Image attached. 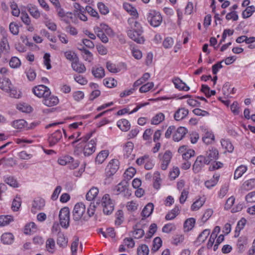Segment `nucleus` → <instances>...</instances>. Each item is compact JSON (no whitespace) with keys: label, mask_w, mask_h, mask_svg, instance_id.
I'll use <instances>...</instances> for the list:
<instances>
[{"label":"nucleus","mask_w":255,"mask_h":255,"mask_svg":"<svg viewBox=\"0 0 255 255\" xmlns=\"http://www.w3.org/2000/svg\"><path fill=\"white\" fill-rule=\"evenodd\" d=\"M142 27L139 22L134 17L128 20L127 33L128 37L139 44L143 43L144 38L143 35Z\"/></svg>","instance_id":"f257e3e1"},{"label":"nucleus","mask_w":255,"mask_h":255,"mask_svg":"<svg viewBox=\"0 0 255 255\" xmlns=\"http://www.w3.org/2000/svg\"><path fill=\"white\" fill-rule=\"evenodd\" d=\"M86 207L82 203H78L73 210V219L75 221H87L88 218L85 214Z\"/></svg>","instance_id":"f03ea898"},{"label":"nucleus","mask_w":255,"mask_h":255,"mask_svg":"<svg viewBox=\"0 0 255 255\" xmlns=\"http://www.w3.org/2000/svg\"><path fill=\"white\" fill-rule=\"evenodd\" d=\"M101 205L103 213L106 215H110L114 209V201L111 198L109 194H106L102 197Z\"/></svg>","instance_id":"7ed1b4c3"},{"label":"nucleus","mask_w":255,"mask_h":255,"mask_svg":"<svg viewBox=\"0 0 255 255\" xmlns=\"http://www.w3.org/2000/svg\"><path fill=\"white\" fill-rule=\"evenodd\" d=\"M128 183L126 180H122L117 185L115 186L113 191L115 194H122L124 197L129 196L131 195L130 191L128 190Z\"/></svg>","instance_id":"20e7f679"},{"label":"nucleus","mask_w":255,"mask_h":255,"mask_svg":"<svg viewBox=\"0 0 255 255\" xmlns=\"http://www.w3.org/2000/svg\"><path fill=\"white\" fill-rule=\"evenodd\" d=\"M147 19L150 25L153 27L158 26L162 20L160 13L154 10L149 11L147 16Z\"/></svg>","instance_id":"39448f33"},{"label":"nucleus","mask_w":255,"mask_h":255,"mask_svg":"<svg viewBox=\"0 0 255 255\" xmlns=\"http://www.w3.org/2000/svg\"><path fill=\"white\" fill-rule=\"evenodd\" d=\"M60 224L61 226L65 228H67L69 226L70 221V211L68 207L62 208L59 214Z\"/></svg>","instance_id":"423d86ee"},{"label":"nucleus","mask_w":255,"mask_h":255,"mask_svg":"<svg viewBox=\"0 0 255 255\" xmlns=\"http://www.w3.org/2000/svg\"><path fill=\"white\" fill-rule=\"evenodd\" d=\"M33 94L38 98L44 99L48 96H50L51 92L50 89L43 85H40L34 87L32 89Z\"/></svg>","instance_id":"0eeeda50"},{"label":"nucleus","mask_w":255,"mask_h":255,"mask_svg":"<svg viewBox=\"0 0 255 255\" xmlns=\"http://www.w3.org/2000/svg\"><path fill=\"white\" fill-rule=\"evenodd\" d=\"M120 162L117 159L111 160L106 168V175L113 176L116 173L119 168Z\"/></svg>","instance_id":"6e6552de"},{"label":"nucleus","mask_w":255,"mask_h":255,"mask_svg":"<svg viewBox=\"0 0 255 255\" xmlns=\"http://www.w3.org/2000/svg\"><path fill=\"white\" fill-rule=\"evenodd\" d=\"M96 142V139H92L84 145L83 152L85 156H90L95 151Z\"/></svg>","instance_id":"1a4fd4ad"},{"label":"nucleus","mask_w":255,"mask_h":255,"mask_svg":"<svg viewBox=\"0 0 255 255\" xmlns=\"http://www.w3.org/2000/svg\"><path fill=\"white\" fill-rule=\"evenodd\" d=\"M205 164H209V163H207V162H206L205 156L203 155L198 156L193 165V170L194 172L195 173L199 172L204 166Z\"/></svg>","instance_id":"9d476101"},{"label":"nucleus","mask_w":255,"mask_h":255,"mask_svg":"<svg viewBox=\"0 0 255 255\" xmlns=\"http://www.w3.org/2000/svg\"><path fill=\"white\" fill-rule=\"evenodd\" d=\"M57 11L58 15L60 17L61 20L67 24L70 23V19H73V14L71 12H65L61 7H58Z\"/></svg>","instance_id":"9b49d317"},{"label":"nucleus","mask_w":255,"mask_h":255,"mask_svg":"<svg viewBox=\"0 0 255 255\" xmlns=\"http://www.w3.org/2000/svg\"><path fill=\"white\" fill-rule=\"evenodd\" d=\"M62 137V134L60 129L56 130L52 133L48 138L49 146L52 147L58 143Z\"/></svg>","instance_id":"f8f14e48"},{"label":"nucleus","mask_w":255,"mask_h":255,"mask_svg":"<svg viewBox=\"0 0 255 255\" xmlns=\"http://www.w3.org/2000/svg\"><path fill=\"white\" fill-rule=\"evenodd\" d=\"M218 150L216 148L212 147L206 151L205 157L207 163L209 164L212 161L217 160L218 158Z\"/></svg>","instance_id":"ddd939ff"},{"label":"nucleus","mask_w":255,"mask_h":255,"mask_svg":"<svg viewBox=\"0 0 255 255\" xmlns=\"http://www.w3.org/2000/svg\"><path fill=\"white\" fill-rule=\"evenodd\" d=\"M45 206V201L43 199L37 198L32 203L31 212L35 213L37 211L41 210Z\"/></svg>","instance_id":"4468645a"},{"label":"nucleus","mask_w":255,"mask_h":255,"mask_svg":"<svg viewBox=\"0 0 255 255\" xmlns=\"http://www.w3.org/2000/svg\"><path fill=\"white\" fill-rule=\"evenodd\" d=\"M42 102L47 107H52L56 105L59 102V100L57 97L51 96L50 94V96L45 97Z\"/></svg>","instance_id":"2eb2a0df"},{"label":"nucleus","mask_w":255,"mask_h":255,"mask_svg":"<svg viewBox=\"0 0 255 255\" xmlns=\"http://www.w3.org/2000/svg\"><path fill=\"white\" fill-rule=\"evenodd\" d=\"M188 110L184 108H179L175 113L174 118L176 121H179L184 119L188 114Z\"/></svg>","instance_id":"dca6fc26"},{"label":"nucleus","mask_w":255,"mask_h":255,"mask_svg":"<svg viewBox=\"0 0 255 255\" xmlns=\"http://www.w3.org/2000/svg\"><path fill=\"white\" fill-rule=\"evenodd\" d=\"M71 67L74 71L79 73H83L86 70L85 66L79 61V58L76 62L71 63Z\"/></svg>","instance_id":"f3484780"},{"label":"nucleus","mask_w":255,"mask_h":255,"mask_svg":"<svg viewBox=\"0 0 255 255\" xmlns=\"http://www.w3.org/2000/svg\"><path fill=\"white\" fill-rule=\"evenodd\" d=\"M187 129L185 128L180 127L175 131L173 135V139L174 141H178L182 139L187 133Z\"/></svg>","instance_id":"a211bd4d"},{"label":"nucleus","mask_w":255,"mask_h":255,"mask_svg":"<svg viewBox=\"0 0 255 255\" xmlns=\"http://www.w3.org/2000/svg\"><path fill=\"white\" fill-rule=\"evenodd\" d=\"M172 81L175 87L179 90L187 91L190 89V88L179 78H174Z\"/></svg>","instance_id":"6ab92c4d"},{"label":"nucleus","mask_w":255,"mask_h":255,"mask_svg":"<svg viewBox=\"0 0 255 255\" xmlns=\"http://www.w3.org/2000/svg\"><path fill=\"white\" fill-rule=\"evenodd\" d=\"M133 148V144L131 142H128L124 147V156L126 158L133 159L134 154H132Z\"/></svg>","instance_id":"aec40b11"},{"label":"nucleus","mask_w":255,"mask_h":255,"mask_svg":"<svg viewBox=\"0 0 255 255\" xmlns=\"http://www.w3.org/2000/svg\"><path fill=\"white\" fill-rule=\"evenodd\" d=\"M56 242L57 244L59 246V247L65 248L67 246L68 239L65 237L63 233L59 232L57 234Z\"/></svg>","instance_id":"412c9836"},{"label":"nucleus","mask_w":255,"mask_h":255,"mask_svg":"<svg viewBox=\"0 0 255 255\" xmlns=\"http://www.w3.org/2000/svg\"><path fill=\"white\" fill-rule=\"evenodd\" d=\"M154 209V205L151 203H148L142 210L141 215L143 218L148 217L152 214Z\"/></svg>","instance_id":"4be33fe9"},{"label":"nucleus","mask_w":255,"mask_h":255,"mask_svg":"<svg viewBox=\"0 0 255 255\" xmlns=\"http://www.w3.org/2000/svg\"><path fill=\"white\" fill-rule=\"evenodd\" d=\"M46 250L50 254H53L55 251V242L53 238H49L46 241Z\"/></svg>","instance_id":"5701e85b"},{"label":"nucleus","mask_w":255,"mask_h":255,"mask_svg":"<svg viewBox=\"0 0 255 255\" xmlns=\"http://www.w3.org/2000/svg\"><path fill=\"white\" fill-rule=\"evenodd\" d=\"M109 154L108 150H104L100 151L95 158V162L98 164H102Z\"/></svg>","instance_id":"b1692460"},{"label":"nucleus","mask_w":255,"mask_h":255,"mask_svg":"<svg viewBox=\"0 0 255 255\" xmlns=\"http://www.w3.org/2000/svg\"><path fill=\"white\" fill-rule=\"evenodd\" d=\"M123 6L124 9L128 13H130V15H132L135 19L138 17V14L137 12L136 9L135 7L132 6V5L128 3H124L123 4Z\"/></svg>","instance_id":"393cba45"},{"label":"nucleus","mask_w":255,"mask_h":255,"mask_svg":"<svg viewBox=\"0 0 255 255\" xmlns=\"http://www.w3.org/2000/svg\"><path fill=\"white\" fill-rule=\"evenodd\" d=\"M132 235L135 239L141 238L144 235L143 229L139 228V225L137 224L133 227Z\"/></svg>","instance_id":"a878e982"},{"label":"nucleus","mask_w":255,"mask_h":255,"mask_svg":"<svg viewBox=\"0 0 255 255\" xmlns=\"http://www.w3.org/2000/svg\"><path fill=\"white\" fill-rule=\"evenodd\" d=\"M12 84L8 78H2L0 79V89L6 92L9 90Z\"/></svg>","instance_id":"bb28decb"},{"label":"nucleus","mask_w":255,"mask_h":255,"mask_svg":"<svg viewBox=\"0 0 255 255\" xmlns=\"http://www.w3.org/2000/svg\"><path fill=\"white\" fill-rule=\"evenodd\" d=\"M117 126L122 131H127L129 129L130 125L127 120L122 119L117 122Z\"/></svg>","instance_id":"cd10ccee"},{"label":"nucleus","mask_w":255,"mask_h":255,"mask_svg":"<svg viewBox=\"0 0 255 255\" xmlns=\"http://www.w3.org/2000/svg\"><path fill=\"white\" fill-rule=\"evenodd\" d=\"M92 73L95 78L101 79L105 76L104 69L100 67H93Z\"/></svg>","instance_id":"c85d7f7f"},{"label":"nucleus","mask_w":255,"mask_h":255,"mask_svg":"<svg viewBox=\"0 0 255 255\" xmlns=\"http://www.w3.org/2000/svg\"><path fill=\"white\" fill-rule=\"evenodd\" d=\"M99 193V189L97 187H93L90 189L86 195V199L88 201L94 200Z\"/></svg>","instance_id":"c756f323"},{"label":"nucleus","mask_w":255,"mask_h":255,"mask_svg":"<svg viewBox=\"0 0 255 255\" xmlns=\"http://www.w3.org/2000/svg\"><path fill=\"white\" fill-rule=\"evenodd\" d=\"M13 236L11 233H5L2 235L1 241L4 244H10L13 242Z\"/></svg>","instance_id":"7c9ffc66"},{"label":"nucleus","mask_w":255,"mask_h":255,"mask_svg":"<svg viewBox=\"0 0 255 255\" xmlns=\"http://www.w3.org/2000/svg\"><path fill=\"white\" fill-rule=\"evenodd\" d=\"M247 167L244 165H241L239 166L235 170L234 173V179H237L241 177L244 173L246 172Z\"/></svg>","instance_id":"2f4dec72"},{"label":"nucleus","mask_w":255,"mask_h":255,"mask_svg":"<svg viewBox=\"0 0 255 255\" xmlns=\"http://www.w3.org/2000/svg\"><path fill=\"white\" fill-rule=\"evenodd\" d=\"M222 92L227 98H232L231 94H234V88L231 87L229 83H226L222 88Z\"/></svg>","instance_id":"473e14b6"},{"label":"nucleus","mask_w":255,"mask_h":255,"mask_svg":"<svg viewBox=\"0 0 255 255\" xmlns=\"http://www.w3.org/2000/svg\"><path fill=\"white\" fill-rule=\"evenodd\" d=\"M221 145L223 148H225L227 151L232 152L234 147L231 141L228 139H222L221 141Z\"/></svg>","instance_id":"72a5a7b5"},{"label":"nucleus","mask_w":255,"mask_h":255,"mask_svg":"<svg viewBox=\"0 0 255 255\" xmlns=\"http://www.w3.org/2000/svg\"><path fill=\"white\" fill-rule=\"evenodd\" d=\"M13 219L12 216L9 215L0 216V226H4L8 225Z\"/></svg>","instance_id":"f704fd0d"},{"label":"nucleus","mask_w":255,"mask_h":255,"mask_svg":"<svg viewBox=\"0 0 255 255\" xmlns=\"http://www.w3.org/2000/svg\"><path fill=\"white\" fill-rule=\"evenodd\" d=\"M28 10L30 15L35 19H38L40 16V13L38 8L35 6L32 5L28 6Z\"/></svg>","instance_id":"c9c22d12"},{"label":"nucleus","mask_w":255,"mask_h":255,"mask_svg":"<svg viewBox=\"0 0 255 255\" xmlns=\"http://www.w3.org/2000/svg\"><path fill=\"white\" fill-rule=\"evenodd\" d=\"M205 199L200 198L198 200H197L195 202H194L191 207V209L192 211H197L199 210L200 207H201L205 203Z\"/></svg>","instance_id":"e433bc0d"},{"label":"nucleus","mask_w":255,"mask_h":255,"mask_svg":"<svg viewBox=\"0 0 255 255\" xmlns=\"http://www.w3.org/2000/svg\"><path fill=\"white\" fill-rule=\"evenodd\" d=\"M164 115L162 113H159L154 116L151 120V124L157 125L164 120Z\"/></svg>","instance_id":"4c0bfd02"},{"label":"nucleus","mask_w":255,"mask_h":255,"mask_svg":"<svg viewBox=\"0 0 255 255\" xmlns=\"http://www.w3.org/2000/svg\"><path fill=\"white\" fill-rule=\"evenodd\" d=\"M255 187V179H250L246 181L243 184V188L246 190H250Z\"/></svg>","instance_id":"58836bf2"},{"label":"nucleus","mask_w":255,"mask_h":255,"mask_svg":"<svg viewBox=\"0 0 255 255\" xmlns=\"http://www.w3.org/2000/svg\"><path fill=\"white\" fill-rule=\"evenodd\" d=\"M219 178V175H216L213 176V178L205 182V186L208 188H211L217 184Z\"/></svg>","instance_id":"ea45409f"},{"label":"nucleus","mask_w":255,"mask_h":255,"mask_svg":"<svg viewBox=\"0 0 255 255\" xmlns=\"http://www.w3.org/2000/svg\"><path fill=\"white\" fill-rule=\"evenodd\" d=\"M26 125V122L24 120H17L13 121L11 125L15 129H20L23 128Z\"/></svg>","instance_id":"a19ab883"},{"label":"nucleus","mask_w":255,"mask_h":255,"mask_svg":"<svg viewBox=\"0 0 255 255\" xmlns=\"http://www.w3.org/2000/svg\"><path fill=\"white\" fill-rule=\"evenodd\" d=\"M179 209L176 206L170 212H169L165 216L166 220H171L174 219L179 214Z\"/></svg>","instance_id":"79ce46f5"},{"label":"nucleus","mask_w":255,"mask_h":255,"mask_svg":"<svg viewBox=\"0 0 255 255\" xmlns=\"http://www.w3.org/2000/svg\"><path fill=\"white\" fill-rule=\"evenodd\" d=\"M202 140L207 144L212 143L214 140V135L211 132H207L203 136Z\"/></svg>","instance_id":"37998d69"},{"label":"nucleus","mask_w":255,"mask_h":255,"mask_svg":"<svg viewBox=\"0 0 255 255\" xmlns=\"http://www.w3.org/2000/svg\"><path fill=\"white\" fill-rule=\"evenodd\" d=\"M36 230V227L35 223L31 222L25 226L24 233L25 234H31L34 233Z\"/></svg>","instance_id":"c03bdc74"},{"label":"nucleus","mask_w":255,"mask_h":255,"mask_svg":"<svg viewBox=\"0 0 255 255\" xmlns=\"http://www.w3.org/2000/svg\"><path fill=\"white\" fill-rule=\"evenodd\" d=\"M64 56L67 60L71 61L72 62H76L78 58L77 54L71 51L65 52L64 53Z\"/></svg>","instance_id":"a18cd8bd"},{"label":"nucleus","mask_w":255,"mask_h":255,"mask_svg":"<svg viewBox=\"0 0 255 255\" xmlns=\"http://www.w3.org/2000/svg\"><path fill=\"white\" fill-rule=\"evenodd\" d=\"M73 161V158L70 156H65L58 159V163L61 165H65Z\"/></svg>","instance_id":"49530a36"},{"label":"nucleus","mask_w":255,"mask_h":255,"mask_svg":"<svg viewBox=\"0 0 255 255\" xmlns=\"http://www.w3.org/2000/svg\"><path fill=\"white\" fill-rule=\"evenodd\" d=\"M11 98H19L20 97V92L17 91L12 85L10 87L9 90L6 92Z\"/></svg>","instance_id":"de8ad7c7"},{"label":"nucleus","mask_w":255,"mask_h":255,"mask_svg":"<svg viewBox=\"0 0 255 255\" xmlns=\"http://www.w3.org/2000/svg\"><path fill=\"white\" fill-rule=\"evenodd\" d=\"M161 239L159 237L155 238L153 242V245L151 251L153 252L157 251L161 247Z\"/></svg>","instance_id":"09e8293b"},{"label":"nucleus","mask_w":255,"mask_h":255,"mask_svg":"<svg viewBox=\"0 0 255 255\" xmlns=\"http://www.w3.org/2000/svg\"><path fill=\"white\" fill-rule=\"evenodd\" d=\"M195 223V220L194 218H189L187 219L184 222V227L185 229L187 230V231H189L193 228Z\"/></svg>","instance_id":"8fccbe9b"},{"label":"nucleus","mask_w":255,"mask_h":255,"mask_svg":"<svg viewBox=\"0 0 255 255\" xmlns=\"http://www.w3.org/2000/svg\"><path fill=\"white\" fill-rule=\"evenodd\" d=\"M255 11V7L254 6H248L242 13L243 17L245 18H248L252 15Z\"/></svg>","instance_id":"3c124183"},{"label":"nucleus","mask_w":255,"mask_h":255,"mask_svg":"<svg viewBox=\"0 0 255 255\" xmlns=\"http://www.w3.org/2000/svg\"><path fill=\"white\" fill-rule=\"evenodd\" d=\"M210 233L209 229L204 230L198 237L197 240L199 242L203 243L208 237Z\"/></svg>","instance_id":"603ef678"},{"label":"nucleus","mask_w":255,"mask_h":255,"mask_svg":"<svg viewBox=\"0 0 255 255\" xmlns=\"http://www.w3.org/2000/svg\"><path fill=\"white\" fill-rule=\"evenodd\" d=\"M4 181L6 184L9 185L10 186L13 187H18V183L16 180L12 176L4 177Z\"/></svg>","instance_id":"864d4df0"},{"label":"nucleus","mask_w":255,"mask_h":255,"mask_svg":"<svg viewBox=\"0 0 255 255\" xmlns=\"http://www.w3.org/2000/svg\"><path fill=\"white\" fill-rule=\"evenodd\" d=\"M137 253L138 255H148L149 249L147 246L142 245L137 248Z\"/></svg>","instance_id":"5fc2aeb1"},{"label":"nucleus","mask_w":255,"mask_h":255,"mask_svg":"<svg viewBox=\"0 0 255 255\" xmlns=\"http://www.w3.org/2000/svg\"><path fill=\"white\" fill-rule=\"evenodd\" d=\"M103 84L108 88H112L116 86L117 81L113 78H106L103 80Z\"/></svg>","instance_id":"6e6d98bb"},{"label":"nucleus","mask_w":255,"mask_h":255,"mask_svg":"<svg viewBox=\"0 0 255 255\" xmlns=\"http://www.w3.org/2000/svg\"><path fill=\"white\" fill-rule=\"evenodd\" d=\"M96 208V205L94 202L91 203L89 205L88 209H87V216L88 218V220L91 217H92L94 214Z\"/></svg>","instance_id":"4d7b16f0"},{"label":"nucleus","mask_w":255,"mask_h":255,"mask_svg":"<svg viewBox=\"0 0 255 255\" xmlns=\"http://www.w3.org/2000/svg\"><path fill=\"white\" fill-rule=\"evenodd\" d=\"M153 86L154 83L153 82H148L139 88V92L140 93H146L151 89Z\"/></svg>","instance_id":"13d9d810"},{"label":"nucleus","mask_w":255,"mask_h":255,"mask_svg":"<svg viewBox=\"0 0 255 255\" xmlns=\"http://www.w3.org/2000/svg\"><path fill=\"white\" fill-rule=\"evenodd\" d=\"M17 108L19 111L24 113H30L32 110L31 107L25 104H19L17 105Z\"/></svg>","instance_id":"bf43d9fd"},{"label":"nucleus","mask_w":255,"mask_h":255,"mask_svg":"<svg viewBox=\"0 0 255 255\" xmlns=\"http://www.w3.org/2000/svg\"><path fill=\"white\" fill-rule=\"evenodd\" d=\"M9 29L10 32L13 35H16L19 33V27L18 25L13 22L9 24Z\"/></svg>","instance_id":"052dcab7"},{"label":"nucleus","mask_w":255,"mask_h":255,"mask_svg":"<svg viewBox=\"0 0 255 255\" xmlns=\"http://www.w3.org/2000/svg\"><path fill=\"white\" fill-rule=\"evenodd\" d=\"M74 7L75 8V10H74L75 13L76 15H78L80 13L86 12V7L84 8V7L82 6L78 3H77V2L75 3L74 4Z\"/></svg>","instance_id":"680f3d73"},{"label":"nucleus","mask_w":255,"mask_h":255,"mask_svg":"<svg viewBox=\"0 0 255 255\" xmlns=\"http://www.w3.org/2000/svg\"><path fill=\"white\" fill-rule=\"evenodd\" d=\"M9 65L13 68H17L20 65V61L18 58L13 57L9 61Z\"/></svg>","instance_id":"e2e57ef3"},{"label":"nucleus","mask_w":255,"mask_h":255,"mask_svg":"<svg viewBox=\"0 0 255 255\" xmlns=\"http://www.w3.org/2000/svg\"><path fill=\"white\" fill-rule=\"evenodd\" d=\"M98 7L100 12L103 14H107L109 13V10L108 7L106 6L103 2H99L97 4Z\"/></svg>","instance_id":"0e129e2a"},{"label":"nucleus","mask_w":255,"mask_h":255,"mask_svg":"<svg viewBox=\"0 0 255 255\" xmlns=\"http://www.w3.org/2000/svg\"><path fill=\"white\" fill-rule=\"evenodd\" d=\"M21 206V199L20 198L16 197L12 202L11 208L13 211H16Z\"/></svg>","instance_id":"69168bd1"},{"label":"nucleus","mask_w":255,"mask_h":255,"mask_svg":"<svg viewBox=\"0 0 255 255\" xmlns=\"http://www.w3.org/2000/svg\"><path fill=\"white\" fill-rule=\"evenodd\" d=\"M106 67L108 70L112 73H116L120 71V70L117 68L116 65L110 62H107Z\"/></svg>","instance_id":"338daca9"},{"label":"nucleus","mask_w":255,"mask_h":255,"mask_svg":"<svg viewBox=\"0 0 255 255\" xmlns=\"http://www.w3.org/2000/svg\"><path fill=\"white\" fill-rule=\"evenodd\" d=\"M138 207V204L133 201L128 202L127 205V209L128 211H134L137 210Z\"/></svg>","instance_id":"774afa93"}]
</instances>
